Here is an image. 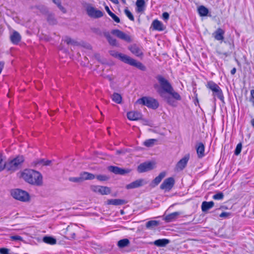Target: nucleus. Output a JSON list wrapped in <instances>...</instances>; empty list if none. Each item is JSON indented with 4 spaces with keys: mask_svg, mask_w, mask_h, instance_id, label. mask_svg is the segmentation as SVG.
<instances>
[{
    "mask_svg": "<svg viewBox=\"0 0 254 254\" xmlns=\"http://www.w3.org/2000/svg\"><path fill=\"white\" fill-rule=\"evenodd\" d=\"M155 78L158 80L160 86L157 90L158 94L164 98L169 105L175 106L176 103L173 99L176 100H181V96L174 90L169 81L162 75H157Z\"/></svg>",
    "mask_w": 254,
    "mask_h": 254,
    "instance_id": "obj_1",
    "label": "nucleus"
},
{
    "mask_svg": "<svg viewBox=\"0 0 254 254\" xmlns=\"http://www.w3.org/2000/svg\"><path fill=\"white\" fill-rule=\"evenodd\" d=\"M22 178L27 183L40 186L42 183V176L41 174L33 170H24L21 174Z\"/></svg>",
    "mask_w": 254,
    "mask_h": 254,
    "instance_id": "obj_2",
    "label": "nucleus"
},
{
    "mask_svg": "<svg viewBox=\"0 0 254 254\" xmlns=\"http://www.w3.org/2000/svg\"><path fill=\"white\" fill-rule=\"evenodd\" d=\"M24 161L22 155H18L13 159H8L6 162L5 169L11 173L20 168Z\"/></svg>",
    "mask_w": 254,
    "mask_h": 254,
    "instance_id": "obj_3",
    "label": "nucleus"
},
{
    "mask_svg": "<svg viewBox=\"0 0 254 254\" xmlns=\"http://www.w3.org/2000/svg\"><path fill=\"white\" fill-rule=\"evenodd\" d=\"M136 103L153 109H156L159 106V103L157 100L149 97H143L139 98L137 100Z\"/></svg>",
    "mask_w": 254,
    "mask_h": 254,
    "instance_id": "obj_4",
    "label": "nucleus"
},
{
    "mask_svg": "<svg viewBox=\"0 0 254 254\" xmlns=\"http://www.w3.org/2000/svg\"><path fill=\"white\" fill-rule=\"evenodd\" d=\"M206 87L213 92V95L217 96L222 102H224V97L223 92L220 87L215 82L212 81H208L206 84Z\"/></svg>",
    "mask_w": 254,
    "mask_h": 254,
    "instance_id": "obj_5",
    "label": "nucleus"
},
{
    "mask_svg": "<svg viewBox=\"0 0 254 254\" xmlns=\"http://www.w3.org/2000/svg\"><path fill=\"white\" fill-rule=\"evenodd\" d=\"M11 194L13 198L22 201H26L29 199L28 193L20 189L12 190Z\"/></svg>",
    "mask_w": 254,
    "mask_h": 254,
    "instance_id": "obj_6",
    "label": "nucleus"
},
{
    "mask_svg": "<svg viewBox=\"0 0 254 254\" xmlns=\"http://www.w3.org/2000/svg\"><path fill=\"white\" fill-rule=\"evenodd\" d=\"M86 12L88 15L93 18H99L104 15V13L91 5H88L86 7Z\"/></svg>",
    "mask_w": 254,
    "mask_h": 254,
    "instance_id": "obj_7",
    "label": "nucleus"
},
{
    "mask_svg": "<svg viewBox=\"0 0 254 254\" xmlns=\"http://www.w3.org/2000/svg\"><path fill=\"white\" fill-rule=\"evenodd\" d=\"M154 168V163L151 162H145L138 165L137 170L138 172L141 173L150 171Z\"/></svg>",
    "mask_w": 254,
    "mask_h": 254,
    "instance_id": "obj_8",
    "label": "nucleus"
},
{
    "mask_svg": "<svg viewBox=\"0 0 254 254\" xmlns=\"http://www.w3.org/2000/svg\"><path fill=\"white\" fill-rule=\"evenodd\" d=\"M174 184V179L173 177H169L163 181L160 188L161 190H165V191H169L173 187Z\"/></svg>",
    "mask_w": 254,
    "mask_h": 254,
    "instance_id": "obj_9",
    "label": "nucleus"
},
{
    "mask_svg": "<svg viewBox=\"0 0 254 254\" xmlns=\"http://www.w3.org/2000/svg\"><path fill=\"white\" fill-rule=\"evenodd\" d=\"M90 189L92 191L102 195H107L110 193V189L107 187L91 186Z\"/></svg>",
    "mask_w": 254,
    "mask_h": 254,
    "instance_id": "obj_10",
    "label": "nucleus"
},
{
    "mask_svg": "<svg viewBox=\"0 0 254 254\" xmlns=\"http://www.w3.org/2000/svg\"><path fill=\"white\" fill-rule=\"evenodd\" d=\"M111 33L117 36L118 38L126 42H130L131 41V38L128 35L120 30L114 29L112 30Z\"/></svg>",
    "mask_w": 254,
    "mask_h": 254,
    "instance_id": "obj_11",
    "label": "nucleus"
},
{
    "mask_svg": "<svg viewBox=\"0 0 254 254\" xmlns=\"http://www.w3.org/2000/svg\"><path fill=\"white\" fill-rule=\"evenodd\" d=\"M189 159L190 155L189 154H186L177 163L176 166V170L178 171L183 170L186 167Z\"/></svg>",
    "mask_w": 254,
    "mask_h": 254,
    "instance_id": "obj_12",
    "label": "nucleus"
},
{
    "mask_svg": "<svg viewBox=\"0 0 254 254\" xmlns=\"http://www.w3.org/2000/svg\"><path fill=\"white\" fill-rule=\"evenodd\" d=\"M146 184L147 182H146L144 179H140L136 180L135 181L132 182L131 183L127 185L126 186V188L127 189H133L143 186V185Z\"/></svg>",
    "mask_w": 254,
    "mask_h": 254,
    "instance_id": "obj_13",
    "label": "nucleus"
},
{
    "mask_svg": "<svg viewBox=\"0 0 254 254\" xmlns=\"http://www.w3.org/2000/svg\"><path fill=\"white\" fill-rule=\"evenodd\" d=\"M110 54L115 58L119 59L122 62L126 64L129 56L119 53L115 50H112L109 52Z\"/></svg>",
    "mask_w": 254,
    "mask_h": 254,
    "instance_id": "obj_14",
    "label": "nucleus"
},
{
    "mask_svg": "<svg viewBox=\"0 0 254 254\" xmlns=\"http://www.w3.org/2000/svg\"><path fill=\"white\" fill-rule=\"evenodd\" d=\"M224 34L225 31L220 28H218L213 33L212 36L215 40L220 41L222 43L224 39Z\"/></svg>",
    "mask_w": 254,
    "mask_h": 254,
    "instance_id": "obj_15",
    "label": "nucleus"
},
{
    "mask_svg": "<svg viewBox=\"0 0 254 254\" xmlns=\"http://www.w3.org/2000/svg\"><path fill=\"white\" fill-rule=\"evenodd\" d=\"M126 64L136 67L142 70H144L145 69V67L143 65L142 63L139 62H137L136 60L130 58V57H128Z\"/></svg>",
    "mask_w": 254,
    "mask_h": 254,
    "instance_id": "obj_16",
    "label": "nucleus"
},
{
    "mask_svg": "<svg viewBox=\"0 0 254 254\" xmlns=\"http://www.w3.org/2000/svg\"><path fill=\"white\" fill-rule=\"evenodd\" d=\"M127 117L131 121H137L142 118L141 114L137 111H130L127 113Z\"/></svg>",
    "mask_w": 254,
    "mask_h": 254,
    "instance_id": "obj_17",
    "label": "nucleus"
},
{
    "mask_svg": "<svg viewBox=\"0 0 254 254\" xmlns=\"http://www.w3.org/2000/svg\"><path fill=\"white\" fill-rule=\"evenodd\" d=\"M182 213L181 212H175L172 213H170L168 215L164 216V218L163 219L166 222H171L176 220L178 216L181 215Z\"/></svg>",
    "mask_w": 254,
    "mask_h": 254,
    "instance_id": "obj_18",
    "label": "nucleus"
},
{
    "mask_svg": "<svg viewBox=\"0 0 254 254\" xmlns=\"http://www.w3.org/2000/svg\"><path fill=\"white\" fill-rule=\"evenodd\" d=\"M130 51L137 57H140L143 55L142 51L140 47L136 45H132L129 47Z\"/></svg>",
    "mask_w": 254,
    "mask_h": 254,
    "instance_id": "obj_19",
    "label": "nucleus"
},
{
    "mask_svg": "<svg viewBox=\"0 0 254 254\" xmlns=\"http://www.w3.org/2000/svg\"><path fill=\"white\" fill-rule=\"evenodd\" d=\"M11 42L14 44H17L21 40V36L19 33L14 31L10 36Z\"/></svg>",
    "mask_w": 254,
    "mask_h": 254,
    "instance_id": "obj_20",
    "label": "nucleus"
},
{
    "mask_svg": "<svg viewBox=\"0 0 254 254\" xmlns=\"http://www.w3.org/2000/svg\"><path fill=\"white\" fill-rule=\"evenodd\" d=\"M104 36L106 38L108 42L111 45L114 46H117L118 45L117 40L111 36L108 31H104Z\"/></svg>",
    "mask_w": 254,
    "mask_h": 254,
    "instance_id": "obj_21",
    "label": "nucleus"
},
{
    "mask_svg": "<svg viewBox=\"0 0 254 254\" xmlns=\"http://www.w3.org/2000/svg\"><path fill=\"white\" fill-rule=\"evenodd\" d=\"M170 241L167 239H158L154 241L152 244L159 247H164L169 244Z\"/></svg>",
    "mask_w": 254,
    "mask_h": 254,
    "instance_id": "obj_22",
    "label": "nucleus"
},
{
    "mask_svg": "<svg viewBox=\"0 0 254 254\" xmlns=\"http://www.w3.org/2000/svg\"><path fill=\"white\" fill-rule=\"evenodd\" d=\"M82 182L85 180H91L95 178L94 174L87 172H82L80 174Z\"/></svg>",
    "mask_w": 254,
    "mask_h": 254,
    "instance_id": "obj_23",
    "label": "nucleus"
},
{
    "mask_svg": "<svg viewBox=\"0 0 254 254\" xmlns=\"http://www.w3.org/2000/svg\"><path fill=\"white\" fill-rule=\"evenodd\" d=\"M214 205V203L212 201H203L201 204V210L203 212H206L209 209L212 208Z\"/></svg>",
    "mask_w": 254,
    "mask_h": 254,
    "instance_id": "obj_24",
    "label": "nucleus"
},
{
    "mask_svg": "<svg viewBox=\"0 0 254 254\" xmlns=\"http://www.w3.org/2000/svg\"><path fill=\"white\" fill-rule=\"evenodd\" d=\"M196 149L199 158H202L204 156V145L202 143H198L196 146Z\"/></svg>",
    "mask_w": 254,
    "mask_h": 254,
    "instance_id": "obj_25",
    "label": "nucleus"
},
{
    "mask_svg": "<svg viewBox=\"0 0 254 254\" xmlns=\"http://www.w3.org/2000/svg\"><path fill=\"white\" fill-rule=\"evenodd\" d=\"M151 25L154 30L158 31H163L164 30L162 23L157 19L154 20Z\"/></svg>",
    "mask_w": 254,
    "mask_h": 254,
    "instance_id": "obj_26",
    "label": "nucleus"
},
{
    "mask_svg": "<svg viewBox=\"0 0 254 254\" xmlns=\"http://www.w3.org/2000/svg\"><path fill=\"white\" fill-rule=\"evenodd\" d=\"M166 172H162L160 173L159 175L156 177L152 181V184H154V186L158 185L162 181V180L166 176Z\"/></svg>",
    "mask_w": 254,
    "mask_h": 254,
    "instance_id": "obj_27",
    "label": "nucleus"
},
{
    "mask_svg": "<svg viewBox=\"0 0 254 254\" xmlns=\"http://www.w3.org/2000/svg\"><path fill=\"white\" fill-rule=\"evenodd\" d=\"M125 200L121 199H111L108 200V204H112L114 205H121L125 204Z\"/></svg>",
    "mask_w": 254,
    "mask_h": 254,
    "instance_id": "obj_28",
    "label": "nucleus"
},
{
    "mask_svg": "<svg viewBox=\"0 0 254 254\" xmlns=\"http://www.w3.org/2000/svg\"><path fill=\"white\" fill-rule=\"evenodd\" d=\"M136 5L137 6L136 11L138 12H141L144 10L145 1L144 0H137Z\"/></svg>",
    "mask_w": 254,
    "mask_h": 254,
    "instance_id": "obj_29",
    "label": "nucleus"
},
{
    "mask_svg": "<svg viewBox=\"0 0 254 254\" xmlns=\"http://www.w3.org/2000/svg\"><path fill=\"white\" fill-rule=\"evenodd\" d=\"M43 241L44 243L50 245H55L57 243L56 239L51 236L44 237L43 239Z\"/></svg>",
    "mask_w": 254,
    "mask_h": 254,
    "instance_id": "obj_30",
    "label": "nucleus"
},
{
    "mask_svg": "<svg viewBox=\"0 0 254 254\" xmlns=\"http://www.w3.org/2000/svg\"><path fill=\"white\" fill-rule=\"evenodd\" d=\"M129 244V240L126 238L119 241L117 245L120 248H123L127 246Z\"/></svg>",
    "mask_w": 254,
    "mask_h": 254,
    "instance_id": "obj_31",
    "label": "nucleus"
},
{
    "mask_svg": "<svg viewBox=\"0 0 254 254\" xmlns=\"http://www.w3.org/2000/svg\"><path fill=\"white\" fill-rule=\"evenodd\" d=\"M198 12L201 16H205L207 15L208 9L204 6L201 5L198 8Z\"/></svg>",
    "mask_w": 254,
    "mask_h": 254,
    "instance_id": "obj_32",
    "label": "nucleus"
},
{
    "mask_svg": "<svg viewBox=\"0 0 254 254\" xmlns=\"http://www.w3.org/2000/svg\"><path fill=\"white\" fill-rule=\"evenodd\" d=\"M51 163V160H45L44 159H39V160H37L35 162V165L38 166V165H44V166H49L50 165Z\"/></svg>",
    "mask_w": 254,
    "mask_h": 254,
    "instance_id": "obj_33",
    "label": "nucleus"
},
{
    "mask_svg": "<svg viewBox=\"0 0 254 254\" xmlns=\"http://www.w3.org/2000/svg\"><path fill=\"white\" fill-rule=\"evenodd\" d=\"M112 100L116 103L120 104L122 102V97L118 93H114L112 95Z\"/></svg>",
    "mask_w": 254,
    "mask_h": 254,
    "instance_id": "obj_34",
    "label": "nucleus"
},
{
    "mask_svg": "<svg viewBox=\"0 0 254 254\" xmlns=\"http://www.w3.org/2000/svg\"><path fill=\"white\" fill-rule=\"evenodd\" d=\"M91 30L93 33L98 36H101L104 35V31H102L101 29L98 27H92L91 28Z\"/></svg>",
    "mask_w": 254,
    "mask_h": 254,
    "instance_id": "obj_35",
    "label": "nucleus"
},
{
    "mask_svg": "<svg viewBox=\"0 0 254 254\" xmlns=\"http://www.w3.org/2000/svg\"><path fill=\"white\" fill-rule=\"evenodd\" d=\"M157 141L156 139H147V140H146L144 142H143V144L146 146V147H151L152 146L155 142Z\"/></svg>",
    "mask_w": 254,
    "mask_h": 254,
    "instance_id": "obj_36",
    "label": "nucleus"
},
{
    "mask_svg": "<svg viewBox=\"0 0 254 254\" xmlns=\"http://www.w3.org/2000/svg\"><path fill=\"white\" fill-rule=\"evenodd\" d=\"M68 180H69V181H70L71 182H73V183H78V184H79V183H81L82 182L80 175H79V177H69L68 178Z\"/></svg>",
    "mask_w": 254,
    "mask_h": 254,
    "instance_id": "obj_37",
    "label": "nucleus"
},
{
    "mask_svg": "<svg viewBox=\"0 0 254 254\" xmlns=\"http://www.w3.org/2000/svg\"><path fill=\"white\" fill-rule=\"evenodd\" d=\"M64 41L66 42L68 45H77V42L74 40L72 39L69 37H65Z\"/></svg>",
    "mask_w": 254,
    "mask_h": 254,
    "instance_id": "obj_38",
    "label": "nucleus"
},
{
    "mask_svg": "<svg viewBox=\"0 0 254 254\" xmlns=\"http://www.w3.org/2000/svg\"><path fill=\"white\" fill-rule=\"evenodd\" d=\"M6 162L3 161L2 154L0 153V172L5 169Z\"/></svg>",
    "mask_w": 254,
    "mask_h": 254,
    "instance_id": "obj_39",
    "label": "nucleus"
},
{
    "mask_svg": "<svg viewBox=\"0 0 254 254\" xmlns=\"http://www.w3.org/2000/svg\"><path fill=\"white\" fill-rule=\"evenodd\" d=\"M125 13L127 15V16L131 21H134V18L132 14V13L130 12V11L127 9V8H126L125 10Z\"/></svg>",
    "mask_w": 254,
    "mask_h": 254,
    "instance_id": "obj_40",
    "label": "nucleus"
},
{
    "mask_svg": "<svg viewBox=\"0 0 254 254\" xmlns=\"http://www.w3.org/2000/svg\"><path fill=\"white\" fill-rule=\"evenodd\" d=\"M212 197L215 200H222L224 198V194L222 192H219L214 194Z\"/></svg>",
    "mask_w": 254,
    "mask_h": 254,
    "instance_id": "obj_41",
    "label": "nucleus"
},
{
    "mask_svg": "<svg viewBox=\"0 0 254 254\" xmlns=\"http://www.w3.org/2000/svg\"><path fill=\"white\" fill-rule=\"evenodd\" d=\"M242 148V143H239L237 144L236 148L235 150L234 153L236 155H238L240 154Z\"/></svg>",
    "mask_w": 254,
    "mask_h": 254,
    "instance_id": "obj_42",
    "label": "nucleus"
},
{
    "mask_svg": "<svg viewBox=\"0 0 254 254\" xmlns=\"http://www.w3.org/2000/svg\"><path fill=\"white\" fill-rule=\"evenodd\" d=\"M158 224V222L155 220H151L148 221L146 224L147 228H150L153 226H156Z\"/></svg>",
    "mask_w": 254,
    "mask_h": 254,
    "instance_id": "obj_43",
    "label": "nucleus"
},
{
    "mask_svg": "<svg viewBox=\"0 0 254 254\" xmlns=\"http://www.w3.org/2000/svg\"><path fill=\"white\" fill-rule=\"evenodd\" d=\"M109 170L115 174H119V167L117 166H110L108 167Z\"/></svg>",
    "mask_w": 254,
    "mask_h": 254,
    "instance_id": "obj_44",
    "label": "nucleus"
},
{
    "mask_svg": "<svg viewBox=\"0 0 254 254\" xmlns=\"http://www.w3.org/2000/svg\"><path fill=\"white\" fill-rule=\"evenodd\" d=\"M109 170L115 174H119V167L117 166H110L108 167Z\"/></svg>",
    "mask_w": 254,
    "mask_h": 254,
    "instance_id": "obj_45",
    "label": "nucleus"
},
{
    "mask_svg": "<svg viewBox=\"0 0 254 254\" xmlns=\"http://www.w3.org/2000/svg\"><path fill=\"white\" fill-rule=\"evenodd\" d=\"M96 178L98 180L100 181H106L109 179V178L107 176L105 175H97L96 177Z\"/></svg>",
    "mask_w": 254,
    "mask_h": 254,
    "instance_id": "obj_46",
    "label": "nucleus"
},
{
    "mask_svg": "<svg viewBox=\"0 0 254 254\" xmlns=\"http://www.w3.org/2000/svg\"><path fill=\"white\" fill-rule=\"evenodd\" d=\"M119 175H125L126 174L129 173L130 172V170L128 169H123L119 167Z\"/></svg>",
    "mask_w": 254,
    "mask_h": 254,
    "instance_id": "obj_47",
    "label": "nucleus"
},
{
    "mask_svg": "<svg viewBox=\"0 0 254 254\" xmlns=\"http://www.w3.org/2000/svg\"><path fill=\"white\" fill-rule=\"evenodd\" d=\"M110 16L113 18V19L117 23H120V18L115 15L114 13H112L110 15Z\"/></svg>",
    "mask_w": 254,
    "mask_h": 254,
    "instance_id": "obj_48",
    "label": "nucleus"
},
{
    "mask_svg": "<svg viewBox=\"0 0 254 254\" xmlns=\"http://www.w3.org/2000/svg\"><path fill=\"white\" fill-rule=\"evenodd\" d=\"M47 20L50 24H54L56 22V20L52 15H49Z\"/></svg>",
    "mask_w": 254,
    "mask_h": 254,
    "instance_id": "obj_49",
    "label": "nucleus"
},
{
    "mask_svg": "<svg viewBox=\"0 0 254 254\" xmlns=\"http://www.w3.org/2000/svg\"><path fill=\"white\" fill-rule=\"evenodd\" d=\"M10 238L13 241H21L22 240V238L18 235L11 236Z\"/></svg>",
    "mask_w": 254,
    "mask_h": 254,
    "instance_id": "obj_50",
    "label": "nucleus"
},
{
    "mask_svg": "<svg viewBox=\"0 0 254 254\" xmlns=\"http://www.w3.org/2000/svg\"><path fill=\"white\" fill-rule=\"evenodd\" d=\"M9 250L6 248H0V254H9Z\"/></svg>",
    "mask_w": 254,
    "mask_h": 254,
    "instance_id": "obj_51",
    "label": "nucleus"
},
{
    "mask_svg": "<svg viewBox=\"0 0 254 254\" xmlns=\"http://www.w3.org/2000/svg\"><path fill=\"white\" fill-rule=\"evenodd\" d=\"M162 18L164 21H167L169 18V14L167 12H164L162 14Z\"/></svg>",
    "mask_w": 254,
    "mask_h": 254,
    "instance_id": "obj_52",
    "label": "nucleus"
},
{
    "mask_svg": "<svg viewBox=\"0 0 254 254\" xmlns=\"http://www.w3.org/2000/svg\"><path fill=\"white\" fill-rule=\"evenodd\" d=\"M230 215V213H229V212H223L222 213H221L219 216L221 218H223V217H228L229 215Z\"/></svg>",
    "mask_w": 254,
    "mask_h": 254,
    "instance_id": "obj_53",
    "label": "nucleus"
},
{
    "mask_svg": "<svg viewBox=\"0 0 254 254\" xmlns=\"http://www.w3.org/2000/svg\"><path fill=\"white\" fill-rule=\"evenodd\" d=\"M59 8L63 12H65V8L61 5V3L59 4L58 5H57Z\"/></svg>",
    "mask_w": 254,
    "mask_h": 254,
    "instance_id": "obj_54",
    "label": "nucleus"
},
{
    "mask_svg": "<svg viewBox=\"0 0 254 254\" xmlns=\"http://www.w3.org/2000/svg\"><path fill=\"white\" fill-rule=\"evenodd\" d=\"M105 10L107 12V13L110 15L111 14H112L113 12L110 10L109 7L108 6H105Z\"/></svg>",
    "mask_w": 254,
    "mask_h": 254,
    "instance_id": "obj_55",
    "label": "nucleus"
},
{
    "mask_svg": "<svg viewBox=\"0 0 254 254\" xmlns=\"http://www.w3.org/2000/svg\"><path fill=\"white\" fill-rule=\"evenodd\" d=\"M250 99H254V90H251V97Z\"/></svg>",
    "mask_w": 254,
    "mask_h": 254,
    "instance_id": "obj_56",
    "label": "nucleus"
},
{
    "mask_svg": "<svg viewBox=\"0 0 254 254\" xmlns=\"http://www.w3.org/2000/svg\"><path fill=\"white\" fill-rule=\"evenodd\" d=\"M53 2H54L57 5H58L61 3L60 0H52Z\"/></svg>",
    "mask_w": 254,
    "mask_h": 254,
    "instance_id": "obj_57",
    "label": "nucleus"
},
{
    "mask_svg": "<svg viewBox=\"0 0 254 254\" xmlns=\"http://www.w3.org/2000/svg\"><path fill=\"white\" fill-rule=\"evenodd\" d=\"M236 72V68L235 67H234L233 68H232V69L231 70V74L232 75H234L235 74Z\"/></svg>",
    "mask_w": 254,
    "mask_h": 254,
    "instance_id": "obj_58",
    "label": "nucleus"
},
{
    "mask_svg": "<svg viewBox=\"0 0 254 254\" xmlns=\"http://www.w3.org/2000/svg\"><path fill=\"white\" fill-rule=\"evenodd\" d=\"M3 67V64L1 62H0V73L1 72Z\"/></svg>",
    "mask_w": 254,
    "mask_h": 254,
    "instance_id": "obj_59",
    "label": "nucleus"
},
{
    "mask_svg": "<svg viewBox=\"0 0 254 254\" xmlns=\"http://www.w3.org/2000/svg\"><path fill=\"white\" fill-rule=\"evenodd\" d=\"M251 124L252 126L253 127V128H254V119H253L251 120Z\"/></svg>",
    "mask_w": 254,
    "mask_h": 254,
    "instance_id": "obj_60",
    "label": "nucleus"
},
{
    "mask_svg": "<svg viewBox=\"0 0 254 254\" xmlns=\"http://www.w3.org/2000/svg\"><path fill=\"white\" fill-rule=\"evenodd\" d=\"M110 0L115 4L118 3V2H119L118 0Z\"/></svg>",
    "mask_w": 254,
    "mask_h": 254,
    "instance_id": "obj_61",
    "label": "nucleus"
},
{
    "mask_svg": "<svg viewBox=\"0 0 254 254\" xmlns=\"http://www.w3.org/2000/svg\"><path fill=\"white\" fill-rule=\"evenodd\" d=\"M250 101L252 103L253 106L254 107V99H250Z\"/></svg>",
    "mask_w": 254,
    "mask_h": 254,
    "instance_id": "obj_62",
    "label": "nucleus"
},
{
    "mask_svg": "<svg viewBox=\"0 0 254 254\" xmlns=\"http://www.w3.org/2000/svg\"><path fill=\"white\" fill-rule=\"evenodd\" d=\"M75 233H73V234H71V237H72V238H73V239H74V238H75Z\"/></svg>",
    "mask_w": 254,
    "mask_h": 254,
    "instance_id": "obj_63",
    "label": "nucleus"
},
{
    "mask_svg": "<svg viewBox=\"0 0 254 254\" xmlns=\"http://www.w3.org/2000/svg\"><path fill=\"white\" fill-rule=\"evenodd\" d=\"M154 88H156L158 87H159V86H158V84H155V85H154Z\"/></svg>",
    "mask_w": 254,
    "mask_h": 254,
    "instance_id": "obj_64",
    "label": "nucleus"
}]
</instances>
